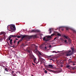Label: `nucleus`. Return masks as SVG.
Instances as JSON below:
<instances>
[{"mask_svg": "<svg viewBox=\"0 0 76 76\" xmlns=\"http://www.w3.org/2000/svg\"><path fill=\"white\" fill-rule=\"evenodd\" d=\"M72 51L71 50H69L68 51L66 54V56L67 57L72 56L73 55V54L75 53V50H74V48H71Z\"/></svg>", "mask_w": 76, "mask_h": 76, "instance_id": "1", "label": "nucleus"}, {"mask_svg": "<svg viewBox=\"0 0 76 76\" xmlns=\"http://www.w3.org/2000/svg\"><path fill=\"white\" fill-rule=\"evenodd\" d=\"M51 37L50 36H48L47 37V38H46L45 37H44L43 38V40L44 41H45V42H47L50 40H51Z\"/></svg>", "mask_w": 76, "mask_h": 76, "instance_id": "2", "label": "nucleus"}, {"mask_svg": "<svg viewBox=\"0 0 76 76\" xmlns=\"http://www.w3.org/2000/svg\"><path fill=\"white\" fill-rule=\"evenodd\" d=\"M10 29L12 31H16V27L13 24H11L10 26Z\"/></svg>", "mask_w": 76, "mask_h": 76, "instance_id": "3", "label": "nucleus"}, {"mask_svg": "<svg viewBox=\"0 0 76 76\" xmlns=\"http://www.w3.org/2000/svg\"><path fill=\"white\" fill-rule=\"evenodd\" d=\"M32 46H34L35 48V49L34 50V53H37V52H38V51H39L38 50V47H37V46H36V45L34 44L32 45Z\"/></svg>", "mask_w": 76, "mask_h": 76, "instance_id": "4", "label": "nucleus"}, {"mask_svg": "<svg viewBox=\"0 0 76 76\" xmlns=\"http://www.w3.org/2000/svg\"><path fill=\"white\" fill-rule=\"evenodd\" d=\"M37 35H32V36H28L27 37V38L29 39H31V38H37Z\"/></svg>", "mask_w": 76, "mask_h": 76, "instance_id": "5", "label": "nucleus"}, {"mask_svg": "<svg viewBox=\"0 0 76 76\" xmlns=\"http://www.w3.org/2000/svg\"><path fill=\"white\" fill-rule=\"evenodd\" d=\"M14 37H15V38H16V37H17V36H15L13 35H11L10 36L8 37V41H10V39H11V38Z\"/></svg>", "mask_w": 76, "mask_h": 76, "instance_id": "6", "label": "nucleus"}, {"mask_svg": "<svg viewBox=\"0 0 76 76\" xmlns=\"http://www.w3.org/2000/svg\"><path fill=\"white\" fill-rule=\"evenodd\" d=\"M40 31L38 30H33L31 31V32H40Z\"/></svg>", "mask_w": 76, "mask_h": 76, "instance_id": "7", "label": "nucleus"}, {"mask_svg": "<svg viewBox=\"0 0 76 76\" xmlns=\"http://www.w3.org/2000/svg\"><path fill=\"white\" fill-rule=\"evenodd\" d=\"M26 51L28 53H30L32 52V51H31V50L30 49V48H27Z\"/></svg>", "mask_w": 76, "mask_h": 76, "instance_id": "8", "label": "nucleus"}, {"mask_svg": "<svg viewBox=\"0 0 76 76\" xmlns=\"http://www.w3.org/2000/svg\"><path fill=\"white\" fill-rule=\"evenodd\" d=\"M48 71H50V72H52L53 73H57V72L55 71L54 70H52L51 69H48Z\"/></svg>", "mask_w": 76, "mask_h": 76, "instance_id": "9", "label": "nucleus"}, {"mask_svg": "<svg viewBox=\"0 0 76 76\" xmlns=\"http://www.w3.org/2000/svg\"><path fill=\"white\" fill-rule=\"evenodd\" d=\"M47 67L48 68H53V66L52 65H47Z\"/></svg>", "mask_w": 76, "mask_h": 76, "instance_id": "10", "label": "nucleus"}, {"mask_svg": "<svg viewBox=\"0 0 76 76\" xmlns=\"http://www.w3.org/2000/svg\"><path fill=\"white\" fill-rule=\"evenodd\" d=\"M38 53L41 56H42V57L43 56V54H42V53L41 52H40L39 51H38Z\"/></svg>", "mask_w": 76, "mask_h": 76, "instance_id": "11", "label": "nucleus"}, {"mask_svg": "<svg viewBox=\"0 0 76 76\" xmlns=\"http://www.w3.org/2000/svg\"><path fill=\"white\" fill-rule=\"evenodd\" d=\"M64 38H65L66 39H68V40H69V41H70V38H69V37L64 35Z\"/></svg>", "mask_w": 76, "mask_h": 76, "instance_id": "12", "label": "nucleus"}, {"mask_svg": "<svg viewBox=\"0 0 76 76\" xmlns=\"http://www.w3.org/2000/svg\"><path fill=\"white\" fill-rule=\"evenodd\" d=\"M38 57L39 59V60H40V61L43 60H44V59H43L42 58H41V57L39 55H38Z\"/></svg>", "mask_w": 76, "mask_h": 76, "instance_id": "13", "label": "nucleus"}, {"mask_svg": "<svg viewBox=\"0 0 76 76\" xmlns=\"http://www.w3.org/2000/svg\"><path fill=\"white\" fill-rule=\"evenodd\" d=\"M59 63L60 64H64V61L61 60Z\"/></svg>", "mask_w": 76, "mask_h": 76, "instance_id": "14", "label": "nucleus"}, {"mask_svg": "<svg viewBox=\"0 0 76 76\" xmlns=\"http://www.w3.org/2000/svg\"><path fill=\"white\" fill-rule=\"evenodd\" d=\"M21 36L22 38L23 39V38H25V37H26V35H21Z\"/></svg>", "mask_w": 76, "mask_h": 76, "instance_id": "15", "label": "nucleus"}, {"mask_svg": "<svg viewBox=\"0 0 76 76\" xmlns=\"http://www.w3.org/2000/svg\"><path fill=\"white\" fill-rule=\"evenodd\" d=\"M5 33L3 31L1 32V33H0V35H3L4 34V35L5 37V34H4Z\"/></svg>", "mask_w": 76, "mask_h": 76, "instance_id": "16", "label": "nucleus"}, {"mask_svg": "<svg viewBox=\"0 0 76 76\" xmlns=\"http://www.w3.org/2000/svg\"><path fill=\"white\" fill-rule=\"evenodd\" d=\"M33 61L35 63H36V62H37V61L36 60V58H35L33 59Z\"/></svg>", "mask_w": 76, "mask_h": 76, "instance_id": "17", "label": "nucleus"}, {"mask_svg": "<svg viewBox=\"0 0 76 76\" xmlns=\"http://www.w3.org/2000/svg\"><path fill=\"white\" fill-rule=\"evenodd\" d=\"M72 31L73 32H74V33H76V31H75V30L72 29Z\"/></svg>", "mask_w": 76, "mask_h": 76, "instance_id": "18", "label": "nucleus"}, {"mask_svg": "<svg viewBox=\"0 0 76 76\" xmlns=\"http://www.w3.org/2000/svg\"><path fill=\"white\" fill-rule=\"evenodd\" d=\"M49 34H51V28L49 29Z\"/></svg>", "mask_w": 76, "mask_h": 76, "instance_id": "19", "label": "nucleus"}, {"mask_svg": "<svg viewBox=\"0 0 76 76\" xmlns=\"http://www.w3.org/2000/svg\"><path fill=\"white\" fill-rule=\"evenodd\" d=\"M41 64H42L43 63V62H44V61L43 60H40Z\"/></svg>", "mask_w": 76, "mask_h": 76, "instance_id": "20", "label": "nucleus"}, {"mask_svg": "<svg viewBox=\"0 0 76 76\" xmlns=\"http://www.w3.org/2000/svg\"><path fill=\"white\" fill-rule=\"evenodd\" d=\"M5 70H6L7 72H8V70H7V68H6L4 69Z\"/></svg>", "mask_w": 76, "mask_h": 76, "instance_id": "21", "label": "nucleus"}, {"mask_svg": "<svg viewBox=\"0 0 76 76\" xmlns=\"http://www.w3.org/2000/svg\"><path fill=\"white\" fill-rule=\"evenodd\" d=\"M58 32H55L54 34L56 35H57V34H58Z\"/></svg>", "mask_w": 76, "mask_h": 76, "instance_id": "22", "label": "nucleus"}, {"mask_svg": "<svg viewBox=\"0 0 76 76\" xmlns=\"http://www.w3.org/2000/svg\"><path fill=\"white\" fill-rule=\"evenodd\" d=\"M57 35H58V36H61V35L60 34V33H58V34H57Z\"/></svg>", "mask_w": 76, "mask_h": 76, "instance_id": "23", "label": "nucleus"}, {"mask_svg": "<svg viewBox=\"0 0 76 76\" xmlns=\"http://www.w3.org/2000/svg\"><path fill=\"white\" fill-rule=\"evenodd\" d=\"M22 40H23V39L22 38H21V39L19 40V41L20 42H21V41H22Z\"/></svg>", "mask_w": 76, "mask_h": 76, "instance_id": "24", "label": "nucleus"}, {"mask_svg": "<svg viewBox=\"0 0 76 76\" xmlns=\"http://www.w3.org/2000/svg\"><path fill=\"white\" fill-rule=\"evenodd\" d=\"M17 37L18 38H21V37L20 36H17Z\"/></svg>", "mask_w": 76, "mask_h": 76, "instance_id": "25", "label": "nucleus"}, {"mask_svg": "<svg viewBox=\"0 0 76 76\" xmlns=\"http://www.w3.org/2000/svg\"><path fill=\"white\" fill-rule=\"evenodd\" d=\"M10 44L11 45H13V42H10Z\"/></svg>", "mask_w": 76, "mask_h": 76, "instance_id": "26", "label": "nucleus"}, {"mask_svg": "<svg viewBox=\"0 0 76 76\" xmlns=\"http://www.w3.org/2000/svg\"><path fill=\"white\" fill-rule=\"evenodd\" d=\"M69 28L68 27H66V30H67V31H68V30H69Z\"/></svg>", "mask_w": 76, "mask_h": 76, "instance_id": "27", "label": "nucleus"}, {"mask_svg": "<svg viewBox=\"0 0 76 76\" xmlns=\"http://www.w3.org/2000/svg\"><path fill=\"white\" fill-rule=\"evenodd\" d=\"M63 66H64L63 64H61V67H63Z\"/></svg>", "mask_w": 76, "mask_h": 76, "instance_id": "28", "label": "nucleus"}, {"mask_svg": "<svg viewBox=\"0 0 76 76\" xmlns=\"http://www.w3.org/2000/svg\"><path fill=\"white\" fill-rule=\"evenodd\" d=\"M70 67V65H67L66 66V68H68Z\"/></svg>", "mask_w": 76, "mask_h": 76, "instance_id": "29", "label": "nucleus"}, {"mask_svg": "<svg viewBox=\"0 0 76 76\" xmlns=\"http://www.w3.org/2000/svg\"><path fill=\"white\" fill-rule=\"evenodd\" d=\"M44 72L45 73H47V71L46 70H45L44 71Z\"/></svg>", "mask_w": 76, "mask_h": 76, "instance_id": "30", "label": "nucleus"}, {"mask_svg": "<svg viewBox=\"0 0 76 76\" xmlns=\"http://www.w3.org/2000/svg\"><path fill=\"white\" fill-rule=\"evenodd\" d=\"M52 52L53 53H57L56 52V51H53Z\"/></svg>", "mask_w": 76, "mask_h": 76, "instance_id": "31", "label": "nucleus"}, {"mask_svg": "<svg viewBox=\"0 0 76 76\" xmlns=\"http://www.w3.org/2000/svg\"><path fill=\"white\" fill-rule=\"evenodd\" d=\"M2 40H3V39L1 38L0 39V41H1V42L2 41Z\"/></svg>", "mask_w": 76, "mask_h": 76, "instance_id": "32", "label": "nucleus"}, {"mask_svg": "<svg viewBox=\"0 0 76 76\" xmlns=\"http://www.w3.org/2000/svg\"><path fill=\"white\" fill-rule=\"evenodd\" d=\"M54 34H52L51 35L50 37H52V36H54Z\"/></svg>", "mask_w": 76, "mask_h": 76, "instance_id": "33", "label": "nucleus"}, {"mask_svg": "<svg viewBox=\"0 0 76 76\" xmlns=\"http://www.w3.org/2000/svg\"><path fill=\"white\" fill-rule=\"evenodd\" d=\"M20 42V41L19 40V41H18V43H17V44H18H18H19Z\"/></svg>", "mask_w": 76, "mask_h": 76, "instance_id": "34", "label": "nucleus"}, {"mask_svg": "<svg viewBox=\"0 0 76 76\" xmlns=\"http://www.w3.org/2000/svg\"><path fill=\"white\" fill-rule=\"evenodd\" d=\"M14 72H15V71H12V74H13V73H14Z\"/></svg>", "mask_w": 76, "mask_h": 76, "instance_id": "35", "label": "nucleus"}, {"mask_svg": "<svg viewBox=\"0 0 76 76\" xmlns=\"http://www.w3.org/2000/svg\"><path fill=\"white\" fill-rule=\"evenodd\" d=\"M10 42H12V39H11Z\"/></svg>", "mask_w": 76, "mask_h": 76, "instance_id": "36", "label": "nucleus"}, {"mask_svg": "<svg viewBox=\"0 0 76 76\" xmlns=\"http://www.w3.org/2000/svg\"><path fill=\"white\" fill-rule=\"evenodd\" d=\"M64 42H67V40H64Z\"/></svg>", "mask_w": 76, "mask_h": 76, "instance_id": "37", "label": "nucleus"}, {"mask_svg": "<svg viewBox=\"0 0 76 76\" xmlns=\"http://www.w3.org/2000/svg\"><path fill=\"white\" fill-rule=\"evenodd\" d=\"M16 42V40H15L14 42V44H15Z\"/></svg>", "mask_w": 76, "mask_h": 76, "instance_id": "38", "label": "nucleus"}, {"mask_svg": "<svg viewBox=\"0 0 76 76\" xmlns=\"http://www.w3.org/2000/svg\"><path fill=\"white\" fill-rule=\"evenodd\" d=\"M49 47L50 48V47H51V45H50L49 46Z\"/></svg>", "mask_w": 76, "mask_h": 76, "instance_id": "39", "label": "nucleus"}, {"mask_svg": "<svg viewBox=\"0 0 76 76\" xmlns=\"http://www.w3.org/2000/svg\"><path fill=\"white\" fill-rule=\"evenodd\" d=\"M57 37H55V38L54 39V40H55V39H57Z\"/></svg>", "mask_w": 76, "mask_h": 76, "instance_id": "40", "label": "nucleus"}, {"mask_svg": "<svg viewBox=\"0 0 76 76\" xmlns=\"http://www.w3.org/2000/svg\"><path fill=\"white\" fill-rule=\"evenodd\" d=\"M11 47H15V45H13V46H11Z\"/></svg>", "mask_w": 76, "mask_h": 76, "instance_id": "41", "label": "nucleus"}, {"mask_svg": "<svg viewBox=\"0 0 76 76\" xmlns=\"http://www.w3.org/2000/svg\"><path fill=\"white\" fill-rule=\"evenodd\" d=\"M45 49L46 50H47V47H45Z\"/></svg>", "mask_w": 76, "mask_h": 76, "instance_id": "42", "label": "nucleus"}, {"mask_svg": "<svg viewBox=\"0 0 76 76\" xmlns=\"http://www.w3.org/2000/svg\"><path fill=\"white\" fill-rule=\"evenodd\" d=\"M15 40H18V39L16 38L15 39Z\"/></svg>", "mask_w": 76, "mask_h": 76, "instance_id": "43", "label": "nucleus"}, {"mask_svg": "<svg viewBox=\"0 0 76 76\" xmlns=\"http://www.w3.org/2000/svg\"><path fill=\"white\" fill-rule=\"evenodd\" d=\"M61 30H62V31H63V30H64V29L62 28V29H61Z\"/></svg>", "mask_w": 76, "mask_h": 76, "instance_id": "44", "label": "nucleus"}, {"mask_svg": "<svg viewBox=\"0 0 76 76\" xmlns=\"http://www.w3.org/2000/svg\"><path fill=\"white\" fill-rule=\"evenodd\" d=\"M52 56H48V57H51Z\"/></svg>", "mask_w": 76, "mask_h": 76, "instance_id": "45", "label": "nucleus"}, {"mask_svg": "<svg viewBox=\"0 0 76 76\" xmlns=\"http://www.w3.org/2000/svg\"><path fill=\"white\" fill-rule=\"evenodd\" d=\"M73 66H74V65H75V64H73Z\"/></svg>", "mask_w": 76, "mask_h": 76, "instance_id": "46", "label": "nucleus"}, {"mask_svg": "<svg viewBox=\"0 0 76 76\" xmlns=\"http://www.w3.org/2000/svg\"><path fill=\"white\" fill-rule=\"evenodd\" d=\"M32 64H33V65H35L34 64H33V63H32Z\"/></svg>", "mask_w": 76, "mask_h": 76, "instance_id": "47", "label": "nucleus"}, {"mask_svg": "<svg viewBox=\"0 0 76 76\" xmlns=\"http://www.w3.org/2000/svg\"><path fill=\"white\" fill-rule=\"evenodd\" d=\"M62 27H59V28H62Z\"/></svg>", "mask_w": 76, "mask_h": 76, "instance_id": "48", "label": "nucleus"}, {"mask_svg": "<svg viewBox=\"0 0 76 76\" xmlns=\"http://www.w3.org/2000/svg\"><path fill=\"white\" fill-rule=\"evenodd\" d=\"M50 60H53V59H51Z\"/></svg>", "mask_w": 76, "mask_h": 76, "instance_id": "49", "label": "nucleus"}, {"mask_svg": "<svg viewBox=\"0 0 76 76\" xmlns=\"http://www.w3.org/2000/svg\"><path fill=\"white\" fill-rule=\"evenodd\" d=\"M70 61V62H71V63H72V61Z\"/></svg>", "mask_w": 76, "mask_h": 76, "instance_id": "50", "label": "nucleus"}, {"mask_svg": "<svg viewBox=\"0 0 76 76\" xmlns=\"http://www.w3.org/2000/svg\"><path fill=\"white\" fill-rule=\"evenodd\" d=\"M8 26H7V28H8Z\"/></svg>", "mask_w": 76, "mask_h": 76, "instance_id": "51", "label": "nucleus"}, {"mask_svg": "<svg viewBox=\"0 0 76 76\" xmlns=\"http://www.w3.org/2000/svg\"><path fill=\"white\" fill-rule=\"evenodd\" d=\"M71 60V59H70L69 60Z\"/></svg>", "mask_w": 76, "mask_h": 76, "instance_id": "52", "label": "nucleus"}, {"mask_svg": "<svg viewBox=\"0 0 76 76\" xmlns=\"http://www.w3.org/2000/svg\"><path fill=\"white\" fill-rule=\"evenodd\" d=\"M44 70H45V69H44Z\"/></svg>", "mask_w": 76, "mask_h": 76, "instance_id": "53", "label": "nucleus"}, {"mask_svg": "<svg viewBox=\"0 0 76 76\" xmlns=\"http://www.w3.org/2000/svg\"><path fill=\"white\" fill-rule=\"evenodd\" d=\"M11 32H13V31H11Z\"/></svg>", "mask_w": 76, "mask_h": 76, "instance_id": "54", "label": "nucleus"}, {"mask_svg": "<svg viewBox=\"0 0 76 76\" xmlns=\"http://www.w3.org/2000/svg\"><path fill=\"white\" fill-rule=\"evenodd\" d=\"M73 69H74L73 68Z\"/></svg>", "mask_w": 76, "mask_h": 76, "instance_id": "55", "label": "nucleus"}, {"mask_svg": "<svg viewBox=\"0 0 76 76\" xmlns=\"http://www.w3.org/2000/svg\"><path fill=\"white\" fill-rule=\"evenodd\" d=\"M8 30H9L8 29Z\"/></svg>", "mask_w": 76, "mask_h": 76, "instance_id": "56", "label": "nucleus"}]
</instances>
